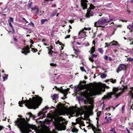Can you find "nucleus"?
Masks as SVG:
<instances>
[{"mask_svg":"<svg viewBox=\"0 0 133 133\" xmlns=\"http://www.w3.org/2000/svg\"><path fill=\"white\" fill-rule=\"evenodd\" d=\"M113 42L114 43H115V45H116L118 44L117 41H113Z\"/></svg>","mask_w":133,"mask_h":133,"instance_id":"nucleus-49","label":"nucleus"},{"mask_svg":"<svg viewBox=\"0 0 133 133\" xmlns=\"http://www.w3.org/2000/svg\"><path fill=\"white\" fill-rule=\"evenodd\" d=\"M106 76L107 75L104 73H103L101 75V77L102 78H105Z\"/></svg>","mask_w":133,"mask_h":133,"instance_id":"nucleus-27","label":"nucleus"},{"mask_svg":"<svg viewBox=\"0 0 133 133\" xmlns=\"http://www.w3.org/2000/svg\"><path fill=\"white\" fill-rule=\"evenodd\" d=\"M112 19H110L109 20L106 17H104L100 18L95 23V25L96 27L99 26H104L105 25H110L113 22H112Z\"/></svg>","mask_w":133,"mask_h":133,"instance_id":"nucleus-3","label":"nucleus"},{"mask_svg":"<svg viewBox=\"0 0 133 133\" xmlns=\"http://www.w3.org/2000/svg\"><path fill=\"white\" fill-rule=\"evenodd\" d=\"M51 66H55L56 65V64H54L53 63H51L50 64Z\"/></svg>","mask_w":133,"mask_h":133,"instance_id":"nucleus-45","label":"nucleus"},{"mask_svg":"<svg viewBox=\"0 0 133 133\" xmlns=\"http://www.w3.org/2000/svg\"><path fill=\"white\" fill-rule=\"evenodd\" d=\"M93 58H92L91 57H91H90L89 58V60L92 62H93L94 60L93 59Z\"/></svg>","mask_w":133,"mask_h":133,"instance_id":"nucleus-39","label":"nucleus"},{"mask_svg":"<svg viewBox=\"0 0 133 133\" xmlns=\"http://www.w3.org/2000/svg\"><path fill=\"white\" fill-rule=\"evenodd\" d=\"M126 77V75H123L121 78V81H123L124 80Z\"/></svg>","mask_w":133,"mask_h":133,"instance_id":"nucleus-32","label":"nucleus"},{"mask_svg":"<svg viewBox=\"0 0 133 133\" xmlns=\"http://www.w3.org/2000/svg\"><path fill=\"white\" fill-rule=\"evenodd\" d=\"M80 82L81 83H83L84 84H86V82L84 81H81Z\"/></svg>","mask_w":133,"mask_h":133,"instance_id":"nucleus-51","label":"nucleus"},{"mask_svg":"<svg viewBox=\"0 0 133 133\" xmlns=\"http://www.w3.org/2000/svg\"><path fill=\"white\" fill-rule=\"evenodd\" d=\"M2 77L3 79V81H4L8 79V76L6 74H4Z\"/></svg>","mask_w":133,"mask_h":133,"instance_id":"nucleus-21","label":"nucleus"},{"mask_svg":"<svg viewBox=\"0 0 133 133\" xmlns=\"http://www.w3.org/2000/svg\"><path fill=\"white\" fill-rule=\"evenodd\" d=\"M80 69L83 71H85L86 72V71H85V69L84 67H80Z\"/></svg>","mask_w":133,"mask_h":133,"instance_id":"nucleus-38","label":"nucleus"},{"mask_svg":"<svg viewBox=\"0 0 133 133\" xmlns=\"http://www.w3.org/2000/svg\"><path fill=\"white\" fill-rule=\"evenodd\" d=\"M31 11H32L33 10H35V8H31Z\"/></svg>","mask_w":133,"mask_h":133,"instance_id":"nucleus-63","label":"nucleus"},{"mask_svg":"<svg viewBox=\"0 0 133 133\" xmlns=\"http://www.w3.org/2000/svg\"><path fill=\"white\" fill-rule=\"evenodd\" d=\"M49 108V107L46 106L45 107L44 109H43L42 110V112L40 113H39L38 114V116H40V117L41 118H45L46 116L45 114V113H46V111H45V110L48 109Z\"/></svg>","mask_w":133,"mask_h":133,"instance_id":"nucleus-7","label":"nucleus"},{"mask_svg":"<svg viewBox=\"0 0 133 133\" xmlns=\"http://www.w3.org/2000/svg\"><path fill=\"white\" fill-rule=\"evenodd\" d=\"M110 131H112L114 133H117V132L115 131V130L114 128H112L110 130Z\"/></svg>","mask_w":133,"mask_h":133,"instance_id":"nucleus-31","label":"nucleus"},{"mask_svg":"<svg viewBox=\"0 0 133 133\" xmlns=\"http://www.w3.org/2000/svg\"><path fill=\"white\" fill-rule=\"evenodd\" d=\"M70 37V35H67L66 36L65 38V39H66L68 38H69Z\"/></svg>","mask_w":133,"mask_h":133,"instance_id":"nucleus-48","label":"nucleus"},{"mask_svg":"<svg viewBox=\"0 0 133 133\" xmlns=\"http://www.w3.org/2000/svg\"><path fill=\"white\" fill-rule=\"evenodd\" d=\"M104 58L105 60H107L108 59V57L107 55L105 56Z\"/></svg>","mask_w":133,"mask_h":133,"instance_id":"nucleus-40","label":"nucleus"},{"mask_svg":"<svg viewBox=\"0 0 133 133\" xmlns=\"http://www.w3.org/2000/svg\"><path fill=\"white\" fill-rule=\"evenodd\" d=\"M94 133H101V131L100 129H97V130L94 131Z\"/></svg>","mask_w":133,"mask_h":133,"instance_id":"nucleus-23","label":"nucleus"},{"mask_svg":"<svg viewBox=\"0 0 133 133\" xmlns=\"http://www.w3.org/2000/svg\"><path fill=\"white\" fill-rule=\"evenodd\" d=\"M27 115L28 118L27 117V116H26V119L27 120L29 119L31 117H33L32 114L31 113H28L27 114Z\"/></svg>","mask_w":133,"mask_h":133,"instance_id":"nucleus-17","label":"nucleus"},{"mask_svg":"<svg viewBox=\"0 0 133 133\" xmlns=\"http://www.w3.org/2000/svg\"><path fill=\"white\" fill-rule=\"evenodd\" d=\"M88 2V1L87 0H84L81 2V6L82 7L83 9L85 10L87 9L88 4L87 2Z\"/></svg>","mask_w":133,"mask_h":133,"instance_id":"nucleus-10","label":"nucleus"},{"mask_svg":"<svg viewBox=\"0 0 133 133\" xmlns=\"http://www.w3.org/2000/svg\"><path fill=\"white\" fill-rule=\"evenodd\" d=\"M9 20L10 21H9V22H13L14 21L13 18L12 17H10L9 18Z\"/></svg>","mask_w":133,"mask_h":133,"instance_id":"nucleus-36","label":"nucleus"},{"mask_svg":"<svg viewBox=\"0 0 133 133\" xmlns=\"http://www.w3.org/2000/svg\"><path fill=\"white\" fill-rule=\"evenodd\" d=\"M113 92L109 94L108 96H104L102 98V99H106L111 98H112V96L114 95L116 98H117L122 93L124 92L123 90H121L119 88L114 87L112 89Z\"/></svg>","mask_w":133,"mask_h":133,"instance_id":"nucleus-2","label":"nucleus"},{"mask_svg":"<svg viewBox=\"0 0 133 133\" xmlns=\"http://www.w3.org/2000/svg\"><path fill=\"white\" fill-rule=\"evenodd\" d=\"M63 53H61L60 54H59V58L61 57H62L63 55Z\"/></svg>","mask_w":133,"mask_h":133,"instance_id":"nucleus-57","label":"nucleus"},{"mask_svg":"<svg viewBox=\"0 0 133 133\" xmlns=\"http://www.w3.org/2000/svg\"><path fill=\"white\" fill-rule=\"evenodd\" d=\"M105 91V89H101L99 88H96L94 90V92L96 95H99L101 94L102 92H103Z\"/></svg>","mask_w":133,"mask_h":133,"instance_id":"nucleus-9","label":"nucleus"},{"mask_svg":"<svg viewBox=\"0 0 133 133\" xmlns=\"http://www.w3.org/2000/svg\"><path fill=\"white\" fill-rule=\"evenodd\" d=\"M108 59H109V60L110 61H111L112 60V59L111 58V57H109Z\"/></svg>","mask_w":133,"mask_h":133,"instance_id":"nucleus-58","label":"nucleus"},{"mask_svg":"<svg viewBox=\"0 0 133 133\" xmlns=\"http://www.w3.org/2000/svg\"><path fill=\"white\" fill-rule=\"evenodd\" d=\"M109 44L110 45V46L115 45V43H114L113 42H110Z\"/></svg>","mask_w":133,"mask_h":133,"instance_id":"nucleus-46","label":"nucleus"},{"mask_svg":"<svg viewBox=\"0 0 133 133\" xmlns=\"http://www.w3.org/2000/svg\"><path fill=\"white\" fill-rule=\"evenodd\" d=\"M56 12L55 13H52L51 16V17H53L54 16H55L56 15Z\"/></svg>","mask_w":133,"mask_h":133,"instance_id":"nucleus-52","label":"nucleus"},{"mask_svg":"<svg viewBox=\"0 0 133 133\" xmlns=\"http://www.w3.org/2000/svg\"><path fill=\"white\" fill-rule=\"evenodd\" d=\"M105 44H106V46H105V48H106L107 47H109V46H110V45H109V44H108V43H105Z\"/></svg>","mask_w":133,"mask_h":133,"instance_id":"nucleus-50","label":"nucleus"},{"mask_svg":"<svg viewBox=\"0 0 133 133\" xmlns=\"http://www.w3.org/2000/svg\"><path fill=\"white\" fill-rule=\"evenodd\" d=\"M78 130L76 128H73L72 130V131L76 133L78 132Z\"/></svg>","mask_w":133,"mask_h":133,"instance_id":"nucleus-30","label":"nucleus"},{"mask_svg":"<svg viewBox=\"0 0 133 133\" xmlns=\"http://www.w3.org/2000/svg\"><path fill=\"white\" fill-rule=\"evenodd\" d=\"M25 98H26L25 97ZM42 99L41 97H39L38 98L36 97H33L32 99L30 98L29 100H22L21 102L19 101L18 103L19 106L21 107L23 106L21 104H25V105L29 109H35L38 108L42 102Z\"/></svg>","mask_w":133,"mask_h":133,"instance_id":"nucleus-1","label":"nucleus"},{"mask_svg":"<svg viewBox=\"0 0 133 133\" xmlns=\"http://www.w3.org/2000/svg\"><path fill=\"white\" fill-rule=\"evenodd\" d=\"M89 6V7L87 9V12L85 15L86 17L88 18L93 16L94 12L95 11L97 10L98 7L97 6H95L92 4H90Z\"/></svg>","mask_w":133,"mask_h":133,"instance_id":"nucleus-5","label":"nucleus"},{"mask_svg":"<svg viewBox=\"0 0 133 133\" xmlns=\"http://www.w3.org/2000/svg\"><path fill=\"white\" fill-rule=\"evenodd\" d=\"M22 18L23 20H24L25 21L26 23H28V21L25 19V18L23 17H22Z\"/></svg>","mask_w":133,"mask_h":133,"instance_id":"nucleus-47","label":"nucleus"},{"mask_svg":"<svg viewBox=\"0 0 133 133\" xmlns=\"http://www.w3.org/2000/svg\"><path fill=\"white\" fill-rule=\"evenodd\" d=\"M127 59V61L130 62H133V58H131L130 57H128Z\"/></svg>","mask_w":133,"mask_h":133,"instance_id":"nucleus-29","label":"nucleus"},{"mask_svg":"<svg viewBox=\"0 0 133 133\" xmlns=\"http://www.w3.org/2000/svg\"><path fill=\"white\" fill-rule=\"evenodd\" d=\"M32 3V2H31V3H29L28 4V6L27 9H29L31 6V3Z\"/></svg>","mask_w":133,"mask_h":133,"instance_id":"nucleus-34","label":"nucleus"},{"mask_svg":"<svg viewBox=\"0 0 133 133\" xmlns=\"http://www.w3.org/2000/svg\"><path fill=\"white\" fill-rule=\"evenodd\" d=\"M103 49V48H100L98 49V51L102 54L103 53L104 51Z\"/></svg>","mask_w":133,"mask_h":133,"instance_id":"nucleus-20","label":"nucleus"},{"mask_svg":"<svg viewBox=\"0 0 133 133\" xmlns=\"http://www.w3.org/2000/svg\"><path fill=\"white\" fill-rule=\"evenodd\" d=\"M130 96L131 97L133 98V93H131L130 94Z\"/></svg>","mask_w":133,"mask_h":133,"instance_id":"nucleus-60","label":"nucleus"},{"mask_svg":"<svg viewBox=\"0 0 133 133\" xmlns=\"http://www.w3.org/2000/svg\"><path fill=\"white\" fill-rule=\"evenodd\" d=\"M67 90L66 89L65 90L62 89L61 90V92L64 94V96L65 97V98H62L63 99H65V98H66L67 97H66V96L67 94Z\"/></svg>","mask_w":133,"mask_h":133,"instance_id":"nucleus-15","label":"nucleus"},{"mask_svg":"<svg viewBox=\"0 0 133 133\" xmlns=\"http://www.w3.org/2000/svg\"><path fill=\"white\" fill-rule=\"evenodd\" d=\"M48 21V19H42L41 21V24L42 25L45 22L47 21Z\"/></svg>","mask_w":133,"mask_h":133,"instance_id":"nucleus-25","label":"nucleus"},{"mask_svg":"<svg viewBox=\"0 0 133 133\" xmlns=\"http://www.w3.org/2000/svg\"><path fill=\"white\" fill-rule=\"evenodd\" d=\"M46 48L48 49V54H49V56H52V53L54 52V51L52 50L53 49L52 47L51 46H50Z\"/></svg>","mask_w":133,"mask_h":133,"instance_id":"nucleus-14","label":"nucleus"},{"mask_svg":"<svg viewBox=\"0 0 133 133\" xmlns=\"http://www.w3.org/2000/svg\"><path fill=\"white\" fill-rule=\"evenodd\" d=\"M34 8H35V9H36L37 10H38L39 9L38 8V6H35V7Z\"/></svg>","mask_w":133,"mask_h":133,"instance_id":"nucleus-54","label":"nucleus"},{"mask_svg":"<svg viewBox=\"0 0 133 133\" xmlns=\"http://www.w3.org/2000/svg\"><path fill=\"white\" fill-rule=\"evenodd\" d=\"M87 86L85 84H80V86L79 87H78L76 88V90L77 91H80V93L81 95H82L84 96H85V93L82 92L81 91L82 90L85 89L87 90Z\"/></svg>","mask_w":133,"mask_h":133,"instance_id":"nucleus-6","label":"nucleus"},{"mask_svg":"<svg viewBox=\"0 0 133 133\" xmlns=\"http://www.w3.org/2000/svg\"><path fill=\"white\" fill-rule=\"evenodd\" d=\"M75 51V53L76 54V53H77V52H79V51L78 50H76V49H75L74 48V49H73Z\"/></svg>","mask_w":133,"mask_h":133,"instance_id":"nucleus-44","label":"nucleus"},{"mask_svg":"<svg viewBox=\"0 0 133 133\" xmlns=\"http://www.w3.org/2000/svg\"><path fill=\"white\" fill-rule=\"evenodd\" d=\"M14 40L15 41H16V42H18V41L17 40V39L16 38V37H14Z\"/></svg>","mask_w":133,"mask_h":133,"instance_id":"nucleus-56","label":"nucleus"},{"mask_svg":"<svg viewBox=\"0 0 133 133\" xmlns=\"http://www.w3.org/2000/svg\"><path fill=\"white\" fill-rule=\"evenodd\" d=\"M9 26H10L11 27V28L13 31H14V28H13V26L12 25V24H11V22H9Z\"/></svg>","mask_w":133,"mask_h":133,"instance_id":"nucleus-33","label":"nucleus"},{"mask_svg":"<svg viewBox=\"0 0 133 133\" xmlns=\"http://www.w3.org/2000/svg\"><path fill=\"white\" fill-rule=\"evenodd\" d=\"M59 56L57 54V52H54L53 54V57L52 58V60L55 62H57L58 59H59Z\"/></svg>","mask_w":133,"mask_h":133,"instance_id":"nucleus-11","label":"nucleus"},{"mask_svg":"<svg viewBox=\"0 0 133 133\" xmlns=\"http://www.w3.org/2000/svg\"><path fill=\"white\" fill-rule=\"evenodd\" d=\"M3 128V127L1 126L0 125V131H1V130H2Z\"/></svg>","mask_w":133,"mask_h":133,"instance_id":"nucleus-61","label":"nucleus"},{"mask_svg":"<svg viewBox=\"0 0 133 133\" xmlns=\"http://www.w3.org/2000/svg\"><path fill=\"white\" fill-rule=\"evenodd\" d=\"M51 97L54 100H57L58 98V95L57 94H56L52 96Z\"/></svg>","mask_w":133,"mask_h":133,"instance_id":"nucleus-18","label":"nucleus"},{"mask_svg":"<svg viewBox=\"0 0 133 133\" xmlns=\"http://www.w3.org/2000/svg\"><path fill=\"white\" fill-rule=\"evenodd\" d=\"M29 25H30L32 27H34L35 26L34 24L32 22H31Z\"/></svg>","mask_w":133,"mask_h":133,"instance_id":"nucleus-42","label":"nucleus"},{"mask_svg":"<svg viewBox=\"0 0 133 133\" xmlns=\"http://www.w3.org/2000/svg\"><path fill=\"white\" fill-rule=\"evenodd\" d=\"M90 126L92 128V130L93 131H94L95 130H97V128H96L94 126L93 124H90Z\"/></svg>","mask_w":133,"mask_h":133,"instance_id":"nucleus-22","label":"nucleus"},{"mask_svg":"<svg viewBox=\"0 0 133 133\" xmlns=\"http://www.w3.org/2000/svg\"><path fill=\"white\" fill-rule=\"evenodd\" d=\"M124 107H125V105H123L122 107V113H123V111L124 110Z\"/></svg>","mask_w":133,"mask_h":133,"instance_id":"nucleus-43","label":"nucleus"},{"mask_svg":"<svg viewBox=\"0 0 133 133\" xmlns=\"http://www.w3.org/2000/svg\"><path fill=\"white\" fill-rule=\"evenodd\" d=\"M30 48L28 46H27L25 48L23 49L22 50L23 51H22V53L24 54L25 55H27V51L30 49Z\"/></svg>","mask_w":133,"mask_h":133,"instance_id":"nucleus-13","label":"nucleus"},{"mask_svg":"<svg viewBox=\"0 0 133 133\" xmlns=\"http://www.w3.org/2000/svg\"><path fill=\"white\" fill-rule=\"evenodd\" d=\"M109 81H110V82H111L112 83H116V80L115 79H114L112 78L109 79H108L107 80L106 82H108V84H109L108 82H109Z\"/></svg>","mask_w":133,"mask_h":133,"instance_id":"nucleus-16","label":"nucleus"},{"mask_svg":"<svg viewBox=\"0 0 133 133\" xmlns=\"http://www.w3.org/2000/svg\"><path fill=\"white\" fill-rule=\"evenodd\" d=\"M128 28L130 30L132 31L133 29V23H132L131 24L129 25L128 26Z\"/></svg>","mask_w":133,"mask_h":133,"instance_id":"nucleus-19","label":"nucleus"},{"mask_svg":"<svg viewBox=\"0 0 133 133\" xmlns=\"http://www.w3.org/2000/svg\"><path fill=\"white\" fill-rule=\"evenodd\" d=\"M112 31L113 32H112V34L111 35H113L114 34L115 30L114 29H112Z\"/></svg>","mask_w":133,"mask_h":133,"instance_id":"nucleus-53","label":"nucleus"},{"mask_svg":"<svg viewBox=\"0 0 133 133\" xmlns=\"http://www.w3.org/2000/svg\"><path fill=\"white\" fill-rule=\"evenodd\" d=\"M126 130L128 132V133H130V131H129V130L127 128H126Z\"/></svg>","mask_w":133,"mask_h":133,"instance_id":"nucleus-59","label":"nucleus"},{"mask_svg":"<svg viewBox=\"0 0 133 133\" xmlns=\"http://www.w3.org/2000/svg\"><path fill=\"white\" fill-rule=\"evenodd\" d=\"M101 114V111H98L97 112V116L98 117H99V116H100Z\"/></svg>","mask_w":133,"mask_h":133,"instance_id":"nucleus-37","label":"nucleus"},{"mask_svg":"<svg viewBox=\"0 0 133 133\" xmlns=\"http://www.w3.org/2000/svg\"><path fill=\"white\" fill-rule=\"evenodd\" d=\"M17 120L15 121L16 125L18 127L20 131L22 133H29V126L25 122L21 123L19 120V118L17 119Z\"/></svg>","mask_w":133,"mask_h":133,"instance_id":"nucleus-4","label":"nucleus"},{"mask_svg":"<svg viewBox=\"0 0 133 133\" xmlns=\"http://www.w3.org/2000/svg\"><path fill=\"white\" fill-rule=\"evenodd\" d=\"M91 53L92 54H93L95 51V48L94 46H92L91 47Z\"/></svg>","mask_w":133,"mask_h":133,"instance_id":"nucleus-24","label":"nucleus"},{"mask_svg":"<svg viewBox=\"0 0 133 133\" xmlns=\"http://www.w3.org/2000/svg\"><path fill=\"white\" fill-rule=\"evenodd\" d=\"M81 101L84 103L85 105L86 104H87V101L84 99L83 98H82L81 99Z\"/></svg>","mask_w":133,"mask_h":133,"instance_id":"nucleus-26","label":"nucleus"},{"mask_svg":"<svg viewBox=\"0 0 133 133\" xmlns=\"http://www.w3.org/2000/svg\"><path fill=\"white\" fill-rule=\"evenodd\" d=\"M81 122L82 123V125L83 126L85 125L84 124V123H83V122L82 121H81Z\"/></svg>","mask_w":133,"mask_h":133,"instance_id":"nucleus-64","label":"nucleus"},{"mask_svg":"<svg viewBox=\"0 0 133 133\" xmlns=\"http://www.w3.org/2000/svg\"><path fill=\"white\" fill-rule=\"evenodd\" d=\"M102 35L101 34H100L99 35H98V36L99 37H100L101 36H102Z\"/></svg>","mask_w":133,"mask_h":133,"instance_id":"nucleus-62","label":"nucleus"},{"mask_svg":"<svg viewBox=\"0 0 133 133\" xmlns=\"http://www.w3.org/2000/svg\"><path fill=\"white\" fill-rule=\"evenodd\" d=\"M126 65L124 64H121L116 69V72L118 73L119 71L122 70H124L126 69Z\"/></svg>","mask_w":133,"mask_h":133,"instance_id":"nucleus-8","label":"nucleus"},{"mask_svg":"<svg viewBox=\"0 0 133 133\" xmlns=\"http://www.w3.org/2000/svg\"><path fill=\"white\" fill-rule=\"evenodd\" d=\"M39 9L38 10H37V11H36V14L35 15H36L37 14V15H38L39 14Z\"/></svg>","mask_w":133,"mask_h":133,"instance_id":"nucleus-55","label":"nucleus"},{"mask_svg":"<svg viewBox=\"0 0 133 133\" xmlns=\"http://www.w3.org/2000/svg\"><path fill=\"white\" fill-rule=\"evenodd\" d=\"M97 55L93 54L91 56V57L92 58H96L97 57Z\"/></svg>","mask_w":133,"mask_h":133,"instance_id":"nucleus-35","label":"nucleus"},{"mask_svg":"<svg viewBox=\"0 0 133 133\" xmlns=\"http://www.w3.org/2000/svg\"><path fill=\"white\" fill-rule=\"evenodd\" d=\"M112 120L111 119V117H108V118L107 121V123H109L111 122V121Z\"/></svg>","mask_w":133,"mask_h":133,"instance_id":"nucleus-28","label":"nucleus"},{"mask_svg":"<svg viewBox=\"0 0 133 133\" xmlns=\"http://www.w3.org/2000/svg\"><path fill=\"white\" fill-rule=\"evenodd\" d=\"M90 30V28H84V29L81 30V31L79 32L78 33V35H81V36H82L83 35H84L85 34V33H86V32L84 30Z\"/></svg>","mask_w":133,"mask_h":133,"instance_id":"nucleus-12","label":"nucleus"},{"mask_svg":"<svg viewBox=\"0 0 133 133\" xmlns=\"http://www.w3.org/2000/svg\"><path fill=\"white\" fill-rule=\"evenodd\" d=\"M32 49V50H31L32 51H34V52H37V49H34V48H31Z\"/></svg>","mask_w":133,"mask_h":133,"instance_id":"nucleus-41","label":"nucleus"}]
</instances>
